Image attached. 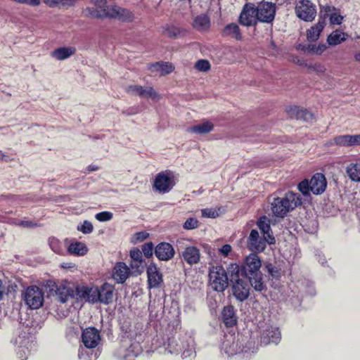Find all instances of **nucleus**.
<instances>
[{
  "label": "nucleus",
  "instance_id": "obj_1",
  "mask_svg": "<svg viewBox=\"0 0 360 360\" xmlns=\"http://www.w3.org/2000/svg\"><path fill=\"white\" fill-rule=\"evenodd\" d=\"M165 350L171 354L181 353L183 359L191 357L195 353L194 339L188 333L181 334L178 338H169Z\"/></svg>",
  "mask_w": 360,
  "mask_h": 360
},
{
  "label": "nucleus",
  "instance_id": "obj_2",
  "mask_svg": "<svg viewBox=\"0 0 360 360\" xmlns=\"http://www.w3.org/2000/svg\"><path fill=\"white\" fill-rule=\"evenodd\" d=\"M302 204L300 195L288 192L282 198H274L271 202V210L274 216L283 218L289 212Z\"/></svg>",
  "mask_w": 360,
  "mask_h": 360
},
{
  "label": "nucleus",
  "instance_id": "obj_3",
  "mask_svg": "<svg viewBox=\"0 0 360 360\" xmlns=\"http://www.w3.org/2000/svg\"><path fill=\"white\" fill-rule=\"evenodd\" d=\"M239 343L240 339L238 335L226 334L224 337L221 351L229 356L240 354L241 352L245 358H249L252 354L256 353L257 348L255 347L254 342H248L242 349H240Z\"/></svg>",
  "mask_w": 360,
  "mask_h": 360
},
{
  "label": "nucleus",
  "instance_id": "obj_4",
  "mask_svg": "<svg viewBox=\"0 0 360 360\" xmlns=\"http://www.w3.org/2000/svg\"><path fill=\"white\" fill-rule=\"evenodd\" d=\"M240 269L239 265L232 263L229 266L230 282L232 283L233 296L240 302L248 299L250 295V288L248 283L240 278Z\"/></svg>",
  "mask_w": 360,
  "mask_h": 360
},
{
  "label": "nucleus",
  "instance_id": "obj_5",
  "mask_svg": "<svg viewBox=\"0 0 360 360\" xmlns=\"http://www.w3.org/2000/svg\"><path fill=\"white\" fill-rule=\"evenodd\" d=\"M142 352V347L138 341L131 338L124 337L115 355L121 360H135Z\"/></svg>",
  "mask_w": 360,
  "mask_h": 360
},
{
  "label": "nucleus",
  "instance_id": "obj_6",
  "mask_svg": "<svg viewBox=\"0 0 360 360\" xmlns=\"http://www.w3.org/2000/svg\"><path fill=\"white\" fill-rule=\"evenodd\" d=\"M327 181L325 176L321 173H316L310 181L305 179L301 181L298 184V189L304 195H308L309 191L315 195H319L325 191Z\"/></svg>",
  "mask_w": 360,
  "mask_h": 360
},
{
  "label": "nucleus",
  "instance_id": "obj_7",
  "mask_svg": "<svg viewBox=\"0 0 360 360\" xmlns=\"http://www.w3.org/2000/svg\"><path fill=\"white\" fill-rule=\"evenodd\" d=\"M225 269L220 265L212 266L209 270V283L214 291L222 292L229 285V277Z\"/></svg>",
  "mask_w": 360,
  "mask_h": 360
},
{
  "label": "nucleus",
  "instance_id": "obj_8",
  "mask_svg": "<svg viewBox=\"0 0 360 360\" xmlns=\"http://www.w3.org/2000/svg\"><path fill=\"white\" fill-rule=\"evenodd\" d=\"M22 300L27 308L38 309L44 304V292L37 285H30L22 292Z\"/></svg>",
  "mask_w": 360,
  "mask_h": 360
},
{
  "label": "nucleus",
  "instance_id": "obj_9",
  "mask_svg": "<svg viewBox=\"0 0 360 360\" xmlns=\"http://www.w3.org/2000/svg\"><path fill=\"white\" fill-rule=\"evenodd\" d=\"M96 16L103 19H113L122 22H131L134 20V14L128 8L117 6L110 5L106 12L96 13Z\"/></svg>",
  "mask_w": 360,
  "mask_h": 360
},
{
  "label": "nucleus",
  "instance_id": "obj_10",
  "mask_svg": "<svg viewBox=\"0 0 360 360\" xmlns=\"http://www.w3.org/2000/svg\"><path fill=\"white\" fill-rule=\"evenodd\" d=\"M29 330V328H25L19 331L17 337L13 340V343L16 346L17 354L21 360L27 359L33 345L32 338Z\"/></svg>",
  "mask_w": 360,
  "mask_h": 360
},
{
  "label": "nucleus",
  "instance_id": "obj_11",
  "mask_svg": "<svg viewBox=\"0 0 360 360\" xmlns=\"http://www.w3.org/2000/svg\"><path fill=\"white\" fill-rule=\"evenodd\" d=\"M174 174L168 170L158 173L154 181V188L160 193L169 192L175 186Z\"/></svg>",
  "mask_w": 360,
  "mask_h": 360
},
{
  "label": "nucleus",
  "instance_id": "obj_12",
  "mask_svg": "<svg viewBox=\"0 0 360 360\" xmlns=\"http://www.w3.org/2000/svg\"><path fill=\"white\" fill-rule=\"evenodd\" d=\"M295 11L300 19L306 22H311L316 15V6L309 0L298 1Z\"/></svg>",
  "mask_w": 360,
  "mask_h": 360
},
{
  "label": "nucleus",
  "instance_id": "obj_13",
  "mask_svg": "<svg viewBox=\"0 0 360 360\" xmlns=\"http://www.w3.org/2000/svg\"><path fill=\"white\" fill-rule=\"evenodd\" d=\"M259 22L257 6L253 3L245 4L239 16V22L245 27L255 26Z\"/></svg>",
  "mask_w": 360,
  "mask_h": 360
},
{
  "label": "nucleus",
  "instance_id": "obj_14",
  "mask_svg": "<svg viewBox=\"0 0 360 360\" xmlns=\"http://www.w3.org/2000/svg\"><path fill=\"white\" fill-rule=\"evenodd\" d=\"M256 6L259 22L271 23L276 15V5L271 2L262 1Z\"/></svg>",
  "mask_w": 360,
  "mask_h": 360
},
{
  "label": "nucleus",
  "instance_id": "obj_15",
  "mask_svg": "<svg viewBox=\"0 0 360 360\" xmlns=\"http://www.w3.org/2000/svg\"><path fill=\"white\" fill-rule=\"evenodd\" d=\"M180 255L183 261L190 266L198 264L201 259L200 249L191 245H186L180 252Z\"/></svg>",
  "mask_w": 360,
  "mask_h": 360
},
{
  "label": "nucleus",
  "instance_id": "obj_16",
  "mask_svg": "<svg viewBox=\"0 0 360 360\" xmlns=\"http://www.w3.org/2000/svg\"><path fill=\"white\" fill-rule=\"evenodd\" d=\"M101 340L100 332L94 327L84 329L82 334V341L86 348H95Z\"/></svg>",
  "mask_w": 360,
  "mask_h": 360
},
{
  "label": "nucleus",
  "instance_id": "obj_17",
  "mask_svg": "<svg viewBox=\"0 0 360 360\" xmlns=\"http://www.w3.org/2000/svg\"><path fill=\"white\" fill-rule=\"evenodd\" d=\"M55 293L58 300L60 302L65 303L70 299H72L74 294V284L67 281H62L56 285Z\"/></svg>",
  "mask_w": 360,
  "mask_h": 360
},
{
  "label": "nucleus",
  "instance_id": "obj_18",
  "mask_svg": "<svg viewBox=\"0 0 360 360\" xmlns=\"http://www.w3.org/2000/svg\"><path fill=\"white\" fill-rule=\"evenodd\" d=\"M262 263L259 257L255 253L248 255L243 265L242 270L245 276L253 275L261 272Z\"/></svg>",
  "mask_w": 360,
  "mask_h": 360
},
{
  "label": "nucleus",
  "instance_id": "obj_19",
  "mask_svg": "<svg viewBox=\"0 0 360 360\" xmlns=\"http://www.w3.org/2000/svg\"><path fill=\"white\" fill-rule=\"evenodd\" d=\"M148 284L150 288H158L163 282L162 274L157 265L151 263L147 268Z\"/></svg>",
  "mask_w": 360,
  "mask_h": 360
},
{
  "label": "nucleus",
  "instance_id": "obj_20",
  "mask_svg": "<svg viewBox=\"0 0 360 360\" xmlns=\"http://www.w3.org/2000/svg\"><path fill=\"white\" fill-rule=\"evenodd\" d=\"M107 3V0H89V4L92 6L86 7L83 12L86 17L101 19V18L96 16V13H100L101 11L106 12V9L110 6Z\"/></svg>",
  "mask_w": 360,
  "mask_h": 360
},
{
  "label": "nucleus",
  "instance_id": "obj_21",
  "mask_svg": "<svg viewBox=\"0 0 360 360\" xmlns=\"http://www.w3.org/2000/svg\"><path fill=\"white\" fill-rule=\"evenodd\" d=\"M330 145L349 147L360 145V134L340 135L335 136L329 141Z\"/></svg>",
  "mask_w": 360,
  "mask_h": 360
},
{
  "label": "nucleus",
  "instance_id": "obj_22",
  "mask_svg": "<svg viewBox=\"0 0 360 360\" xmlns=\"http://www.w3.org/2000/svg\"><path fill=\"white\" fill-rule=\"evenodd\" d=\"M267 241L261 238L257 230H252L248 239V246L252 251H263L266 245Z\"/></svg>",
  "mask_w": 360,
  "mask_h": 360
},
{
  "label": "nucleus",
  "instance_id": "obj_23",
  "mask_svg": "<svg viewBox=\"0 0 360 360\" xmlns=\"http://www.w3.org/2000/svg\"><path fill=\"white\" fill-rule=\"evenodd\" d=\"M281 338V332L278 328L268 326L262 333L261 342L264 345L270 343L278 344Z\"/></svg>",
  "mask_w": 360,
  "mask_h": 360
},
{
  "label": "nucleus",
  "instance_id": "obj_24",
  "mask_svg": "<svg viewBox=\"0 0 360 360\" xmlns=\"http://www.w3.org/2000/svg\"><path fill=\"white\" fill-rule=\"evenodd\" d=\"M174 248L168 243L158 244L155 250L156 257L162 261L169 260L174 257Z\"/></svg>",
  "mask_w": 360,
  "mask_h": 360
},
{
  "label": "nucleus",
  "instance_id": "obj_25",
  "mask_svg": "<svg viewBox=\"0 0 360 360\" xmlns=\"http://www.w3.org/2000/svg\"><path fill=\"white\" fill-rule=\"evenodd\" d=\"M129 269L124 262H117L113 269L112 278L117 283H123L129 275Z\"/></svg>",
  "mask_w": 360,
  "mask_h": 360
},
{
  "label": "nucleus",
  "instance_id": "obj_26",
  "mask_svg": "<svg viewBox=\"0 0 360 360\" xmlns=\"http://www.w3.org/2000/svg\"><path fill=\"white\" fill-rule=\"evenodd\" d=\"M221 319L226 327L235 326L238 318L234 307L231 305L224 307L221 311Z\"/></svg>",
  "mask_w": 360,
  "mask_h": 360
},
{
  "label": "nucleus",
  "instance_id": "obj_27",
  "mask_svg": "<svg viewBox=\"0 0 360 360\" xmlns=\"http://www.w3.org/2000/svg\"><path fill=\"white\" fill-rule=\"evenodd\" d=\"M257 226L261 231L264 234L265 240L269 244H273L275 243V238L271 233V226L269 224V220L266 216L260 217L257 221Z\"/></svg>",
  "mask_w": 360,
  "mask_h": 360
},
{
  "label": "nucleus",
  "instance_id": "obj_28",
  "mask_svg": "<svg viewBox=\"0 0 360 360\" xmlns=\"http://www.w3.org/2000/svg\"><path fill=\"white\" fill-rule=\"evenodd\" d=\"M114 288L108 283H104L99 289V302L105 304L112 302Z\"/></svg>",
  "mask_w": 360,
  "mask_h": 360
},
{
  "label": "nucleus",
  "instance_id": "obj_29",
  "mask_svg": "<svg viewBox=\"0 0 360 360\" xmlns=\"http://www.w3.org/2000/svg\"><path fill=\"white\" fill-rule=\"evenodd\" d=\"M193 26L198 31H207L210 27L209 17L205 14L196 16L193 20Z\"/></svg>",
  "mask_w": 360,
  "mask_h": 360
},
{
  "label": "nucleus",
  "instance_id": "obj_30",
  "mask_svg": "<svg viewBox=\"0 0 360 360\" xmlns=\"http://www.w3.org/2000/svg\"><path fill=\"white\" fill-rule=\"evenodd\" d=\"M89 293V288L84 285H75L74 294L72 299L76 302H88V295Z\"/></svg>",
  "mask_w": 360,
  "mask_h": 360
},
{
  "label": "nucleus",
  "instance_id": "obj_31",
  "mask_svg": "<svg viewBox=\"0 0 360 360\" xmlns=\"http://www.w3.org/2000/svg\"><path fill=\"white\" fill-rule=\"evenodd\" d=\"M325 20H319L317 24L312 26L309 30H307V39L310 41H316L325 26Z\"/></svg>",
  "mask_w": 360,
  "mask_h": 360
},
{
  "label": "nucleus",
  "instance_id": "obj_32",
  "mask_svg": "<svg viewBox=\"0 0 360 360\" xmlns=\"http://www.w3.org/2000/svg\"><path fill=\"white\" fill-rule=\"evenodd\" d=\"M213 129L214 124L210 121H206L189 127L188 131L193 134H204L212 131Z\"/></svg>",
  "mask_w": 360,
  "mask_h": 360
},
{
  "label": "nucleus",
  "instance_id": "obj_33",
  "mask_svg": "<svg viewBox=\"0 0 360 360\" xmlns=\"http://www.w3.org/2000/svg\"><path fill=\"white\" fill-rule=\"evenodd\" d=\"M75 53V49L73 47H61L54 50L51 53V56L58 60H63L70 57Z\"/></svg>",
  "mask_w": 360,
  "mask_h": 360
},
{
  "label": "nucleus",
  "instance_id": "obj_34",
  "mask_svg": "<svg viewBox=\"0 0 360 360\" xmlns=\"http://www.w3.org/2000/svg\"><path fill=\"white\" fill-rule=\"evenodd\" d=\"M149 69L152 72H160V75H165L171 73L174 70V67L169 63H156L152 64Z\"/></svg>",
  "mask_w": 360,
  "mask_h": 360
},
{
  "label": "nucleus",
  "instance_id": "obj_35",
  "mask_svg": "<svg viewBox=\"0 0 360 360\" xmlns=\"http://www.w3.org/2000/svg\"><path fill=\"white\" fill-rule=\"evenodd\" d=\"M252 287L256 290L261 292L265 288L262 272L253 275L246 276Z\"/></svg>",
  "mask_w": 360,
  "mask_h": 360
},
{
  "label": "nucleus",
  "instance_id": "obj_36",
  "mask_svg": "<svg viewBox=\"0 0 360 360\" xmlns=\"http://www.w3.org/2000/svg\"><path fill=\"white\" fill-rule=\"evenodd\" d=\"M88 251L86 245L82 242H74L68 247V252L70 255L78 256L84 255Z\"/></svg>",
  "mask_w": 360,
  "mask_h": 360
},
{
  "label": "nucleus",
  "instance_id": "obj_37",
  "mask_svg": "<svg viewBox=\"0 0 360 360\" xmlns=\"http://www.w3.org/2000/svg\"><path fill=\"white\" fill-rule=\"evenodd\" d=\"M223 34L224 36L234 38L236 40L242 39V34L240 33L239 26L236 23H231L227 25L223 30Z\"/></svg>",
  "mask_w": 360,
  "mask_h": 360
},
{
  "label": "nucleus",
  "instance_id": "obj_38",
  "mask_svg": "<svg viewBox=\"0 0 360 360\" xmlns=\"http://www.w3.org/2000/svg\"><path fill=\"white\" fill-rule=\"evenodd\" d=\"M347 36L346 33L336 30L329 34L327 41L328 44L335 46L345 41L347 39Z\"/></svg>",
  "mask_w": 360,
  "mask_h": 360
},
{
  "label": "nucleus",
  "instance_id": "obj_39",
  "mask_svg": "<svg viewBox=\"0 0 360 360\" xmlns=\"http://www.w3.org/2000/svg\"><path fill=\"white\" fill-rule=\"evenodd\" d=\"M349 178L355 182H360V164L350 163L346 168Z\"/></svg>",
  "mask_w": 360,
  "mask_h": 360
},
{
  "label": "nucleus",
  "instance_id": "obj_40",
  "mask_svg": "<svg viewBox=\"0 0 360 360\" xmlns=\"http://www.w3.org/2000/svg\"><path fill=\"white\" fill-rule=\"evenodd\" d=\"M140 97L143 98H151L153 101H160L162 98L161 95L151 86H142Z\"/></svg>",
  "mask_w": 360,
  "mask_h": 360
},
{
  "label": "nucleus",
  "instance_id": "obj_41",
  "mask_svg": "<svg viewBox=\"0 0 360 360\" xmlns=\"http://www.w3.org/2000/svg\"><path fill=\"white\" fill-rule=\"evenodd\" d=\"M49 245L51 250L58 255H63L65 251L63 243L56 238L49 239Z\"/></svg>",
  "mask_w": 360,
  "mask_h": 360
},
{
  "label": "nucleus",
  "instance_id": "obj_42",
  "mask_svg": "<svg viewBox=\"0 0 360 360\" xmlns=\"http://www.w3.org/2000/svg\"><path fill=\"white\" fill-rule=\"evenodd\" d=\"M292 110L296 114V117L297 119H302L307 122H312L314 120V115L307 110L300 109L295 107Z\"/></svg>",
  "mask_w": 360,
  "mask_h": 360
},
{
  "label": "nucleus",
  "instance_id": "obj_43",
  "mask_svg": "<svg viewBox=\"0 0 360 360\" xmlns=\"http://www.w3.org/2000/svg\"><path fill=\"white\" fill-rule=\"evenodd\" d=\"M88 302L95 303L99 302V289L89 288V293L88 295Z\"/></svg>",
  "mask_w": 360,
  "mask_h": 360
},
{
  "label": "nucleus",
  "instance_id": "obj_44",
  "mask_svg": "<svg viewBox=\"0 0 360 360\" xmlns=\"http://www.w3.org/2000/svg\"><path fill=\"white\" fill-rule=\"evenodd\" d=\"M141 89L140 85H129L125 88V91L130 95L140 96Z\"/></svg>",
  "mask_w": 360,
  "mask_h": 360
},
{
  "label": "nucleus",
  "instance_id": "obj_45",
  "mask_svg": "<svg viewBox=\"0 0 360 360\" xmlns=\"http://www.w3.org/2000/svg\"><path fill=\"white\" fill-rule=\"evenodd\" d=\"M198 226V221L197 219L191 217L186 219L183 226L184 229L186 230H192Z\"/></svg>",
  "mask_w": 360,
  "mask_h": 360
},
{
  "label": "nucleus",
  "instance_id": "obj_46",
  "mask_svg": "<svg viewBox=\"0 0 360 360\" xmlns=\"http://www.w3.org/2000/svg\"><path fill=\"white\" fill-rule=\"evenodd\" d=\"M95 218L99 221H108L112 218V213L110 212H101L95 215Z\"/></svg>",
  "mask_w": 360,
  "mask_h": 360
},
{
  "label": "nucleus",
  "instance_id": "obj_47",
  "mask_svg": "<svg viewBox=\"0 0 360 360\" xmlns=\"http://www.w3.org/2000/svg\"><path fill=\"white\" fill-rule=\"evenodd\" d=\"M195 68L202 72H206L210 68V63L207 60H199L195 65Z\"/></svg>",
  "mask_w": 360,
  "mask_h": 360
},
{
  "label": "nucleus",
  "instance_id": "obj_48",
  "mask_svg": "<svg viewBox=\"0 0 360 360\" xmlns=\"http://www.w3.org/2000/svg\"><path fill=\"white\" fill-rule=\"evenodd\" d=\"M201 214L203 217L214 219L219 216L218 212L212 208H205L201 210Z\"/></svg>",
  "mask_w": 360,
  "mask_h": 360
},
{
  "label": "nucleus",
  "instance_id": "obj_49",
  "mask_svg": "<svg viewBox=\"0 0 360 360\" xmlns=\"http://www.w3.org/2000/svg\"><path fill=\"white\" fill-rule=\"evenodd\" d=\"M130 257L131 260H135L136 262H144L142 257V252L138 248H134L130 250Z\"/></svg>",
  "mask_w": 360,
  "mask_h": 360
},
{
  "label": "nucleus",
  "instance_id": "obj_50",
  "mask_svg": "<svg viewBox=\"0 0 360 360\" xmlns=\"http://www.w3.org/2000/svg\"><path fill=\"white\" fill-rule=\"evenodd\" d=\"M94 226L89 221H84L83 224L78 227V230L82 231L84 234L90 233L93 231Z\"/></svg>",
  "mask_w": 360,
  "mask_h": 360
},
{
  "label": "nucleus",
  "instance_id": "obj_51",
  "mask_svg": "<svg viewBox=\"0 0 360 360\" xmlns=\"http://www.w3.org/2000/svg\"><path fill=\"white\" fill-rule=\"evenodd\" d=\"M153 245L152 243H145L143 246H142V252L143 254L145 255V257H150L153 255Z\"/></svg>",
  "mask_w": 360,
  "mask_h": 360
},
{
  "label": "nucleus",
  "instance_id": "obj_52",
  "mask_svg": "<svg viewBox=\"0 0 360 360\" xmlns=\"http://www.w3.org/2000/svg\"><path fill=\"white\" fill-rule=\"evenodd\" d=\"M330 22L332 25H340L343 20V16L338 13H333L330 15Z\"/></svg>",
  "mask_w": 360,
  "mask_h": 360
},
{
  "label": "nucleus",
  "instance_id": "obj_53",
  "mask_svg": "<svg viewBox=\"0 0 360 360\" xmlns=\"http://www.w3.org/2000/svg\"><path fill=\"white\" fill-rule=\"evenodd\" d=\"M308 49H309V51H310L313 53L321 54L326 49V46L324 44L319 45V46L311 45V46H309Z\"/></svg>",
  "mask_w": 360,
  "mask_h": 360
},
{
  "label": "nucleus",
  "instance_id": "obj_54",
  "mask_svg": "<svg viewBox=\"0 0 360 360\" xmlns=\"http://www.w3.org/2000/svg\"><path fill=\"white\" fill-rule=\"evenodd\" d=\"M144 262H138L135 260H131L130 266L131 268L134 270H135L137 273H141L143 271V266Z\"/></svg>",
  "mask_w": 360,
  "mask_h": 360
},
{
  "label": "nucleus",
  "instance_id": "obj_55",
  "mask_svg": "<svg viewBox=\"0 0 360 360\" xmlns=\"http://www.w3.org/2000/svg\"><path fill=\"white\" fill-rule=\"evenodd\" d=\"M231 246L229 244L224 245L220 249L219 252L224 255V257H226L229 255V254L231 251Z\"/></svg>",
  "mask_w": 360,
  "mask_h": 360
},
{
  "label": "nucleus",
  "instance_id": "obj_56",
  "mask_svg": "<svg viewBox=\"0 0 360 360\" xmlns=\"http://www.w3.org/2000/svg\"><path fill=\"white\" fill-rule=\"evenodd\" d=\"M58 5L60 4L64 6H74L73 0H57Z\"/></svg>",
  "mask_w": 360,
  "mask_h": 360
},
{
  "label": "nucleus",
  "instance_id": "obj_57",
  "mask_svg": "<svg viewBox=\"0 0 360 360\" xmlns=\"http://www.w3.org/2000/svg\"><path fill=\"white\" fill-rule=\"evenodd\" d=\"M267 269L269 273L273 276L276 277L278 275V271L275 269L274 266H273L271 264L268 265Z\"/></svg>",
  "mask_w": 360,
  "mask_h": 360
},
{
  "label": "nucleus",
  "instance_id": "obj_58",
  "mask_svg": "<svg viewBox=\"0 0 360 360\" xmlns=\"http://www.w3.org/2000/svg\"><path fill=\"white\" fill-rule=\"evenodd\" d=\"M148 234L145 232H139L136 234V239L140 241L144 240L147 237Z\"/></svg>",
  "mask_w": 360,
  "mask_h": 360
},
{
  "label": "nucleus",
  "instance_id": "obj_59",
  "mask_svg": "<svg viewBox=\"0 0 360 360\" xmlns=\"http://www.w3.org/2000/svg\"><path fill=\"white\" fill-rule=\"evenodd\" d=\"M6 292V288L4 285L3 281L0 279V300L3 298Z\"/></svg>",
  "mask_w": 360,
  "mask_h": 360
},
{
  "label": "nucleus",
  "instance_id": "obj_60",
  "mask_svg": "<svg viewBox=\"0 0 360 360\" xmlns=\"http://www.w3.org/2000/svg\"><path fill=\"white\" fill-rule=\"evenodd\" d=\"M20 224L24 227H34L36 226L35 224L30 221H21Z\"/></svg>",
  "mask_w": 360,
  "mask_h": 360
},
{
  "label": "nucleus",
  "instance_id": "obj_61",
  "mask_svg": "<svg viewBox=\"0 0 360 360\" xmlns=\"http://www.w3.org/2000/svg\"><path fill=\"white\" fill-rule=\"evenodd\" d=\"M44 2L50 7H54L58 5L57 0H44Z\"/></svg>",
  "mask_w": 360,
  "mask_h": 360
},
{
  "label": "nucleus",
  "instance_id": "obj_62",
  "mask_svg": "<svg viewBox=\"0 0 360 360\" xmlns=\"http://www.w3.org/2000/svg\"><path fill=\"white\" fill-rule=\"evenodd\" d=\"M167 35L170 37H175L176 36V30L174 28L167 30Z\"/></svg>",
  "mask_w": 360,
  "mask_h": 360
},
{
  "label": "nucleus",
  "instance_id": "obj_63",
  "mask_svg": "<svg viewBox=\"0 0 360 360\" xmlns=\"http://www.w3.org/2000/svg\"><path fill=\"white\" fill-rule=\"evenodd\" d=\"M314 70L319 72H324L326 70V68L323 65L319 64V65H315Z\"/></svg>",
  "mask_w": 360,
  "mask_h": 360
},
{
  "label": "nucleus",
  "instance_id": "obj_64",
  "mask_svg": "<svg viewBox=\"0 0 360 360\" xmlns=\"http://www.w3.org/2000/svg\"><path fill=\"white\" fill-rule=\"evenodd\" d=\"M354 58L356 61L360 63V50H358L354 53Z\"/></svg>",
  "mask_w": 360,
  "mask_h": 360
}]
</instances>
